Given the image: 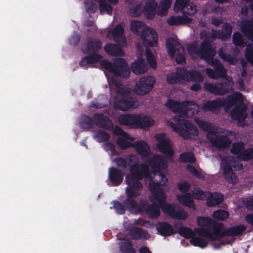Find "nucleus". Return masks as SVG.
Here are the masks:
<instances>
[{
  "label": "nucleus",
  "instance_id": "obj_3",
  "mask_svg": "<svg viewBox=\"0 0 253 253\" xmlns=\"http://www.w3.org/2000/svg\"><path fill=\"white\" fill-rule=\"evenodd\" d=\"M182 81L200 83L203 81V77L199 71H188L184 68H178L175 73L169 74L167 77V81L169 84H174Z\"/></svg>",
  "mask_w": 253,
  "mask_h": 253
},
{
  "label": "nucleus",
  "instance_id": "obj_20",
  "mask_svg": "<svg viewBox=\"0 0 253 253\" xmlns=\"http://www.w3.org/2000/svg\"><path fill=\"white\" fill-rule=\"evenodd\" d=\"M124 175L123 171L116 168L111 167L109 169V179L114 186H118L121 184Z\"/></svg>",
  "mask_w": 253,
  "mask_h": 253
},
{
  "label": "nucleus",
  "instance_id": "obj_22",
  "mask_svg": "<svg viewBox=\"0 0 253 253\" xmlns=\"http://www.w3.org/2000/svg\"><path fill=\"white\" fill-rule=\"evenodd\" d=\"M156 228L159 234L162 236H170L175 233L171 225L166 221L158 222Z\"/></svg>",
  "mask_w": 253,
  "mask_h": 253
},
{
  "label": "nucleus",
  "instance_id": "obj_37",
  "mask_svg": "<svg viewBox=\"0 0 253 253\" xmlns=\"http://www.w3.org/2000/svg\"><path fill=\"white\" fill-rule=\"evenodd\" d=\"M247 227L243 224H239L226 228V233L229 237L237 236L242 235Z\"/></svg>",
  "mask_w": 253,
  "mask_h": 253
},
{
  "label": "nucleus",
  "instance_id": "obj_18",
  "mask_svg": "<svg viewBox=\"0 0 253 253\" xmlns=\"http://www.w3.org/2000/svg\"><path fill=\"white\" fill-rule=\"evenodd\" d=\"M94 124L105 130H112L113 124L110 119L103 114H95L93 116Z\"/></svg>",
  "mask_w": 253,
  "mask_h": 253
},
{
  "label": "nucleus",
  "instance_id": "obj_15",
  "mask_svg": "<svg viewBox=\"0 0 253 253\" xmlns=\"http://www.w3.org/2000/svg\"><path fill=\"white\" fill-rule=\"evenodd\" d=\"M223 227V223L222 222H217L215 225H213V227L212 228L213 230V236L215 238V240H216V238L217 239H221L224 236H228V234L226 233V229H223L221 230L222 227ZM228 242H223V241H214L211 243V245L215 249H219L222 246L225 245V244H228Z\"/></svg>",
  "mask_w": 253,
  "mask_h": 253
},
{
  "label": "nucleus",
  "instance_id": "obj_32",
  "mask_svg": "<svg viewBox=\"0 0 253 253\" xmlns=\"http://www.w3.org/2000/svg\"><path fill=\"white\" fill-rule=\"evenodd\" d=\"M192 19L187 16H172L168 19V23L171 26H177L190 24Z\"/></svg>",
  "mask_w": 253,
  "mask_h": 253
},
{
  "label": "nucleus",
  "instance_id": "obj_54",
  "mask_svg": "<svg viewBox=\"0 0 253 253\" xmlns=\"http://www.w3.org/2000/svg\"><path fill=\"white\" fill-rule=\"evenodd\" d=\"M218 54L223 61L227 62L229 64H234V58L230 54L224 52L222 48L218 49Z\"/></svg>",
  "mask_w": 253,
  "mask_h": 253
},
{
  "label": "nucleus",
  "instance_id": "obj_23",
  "mask_svg": "<svg viewBox=\"0 0 253 253\" xmlns=\"http://www.w3.org/2000/svg\"><path fill=\"white\" fill-rule=\"evenodd\" d=\"M139 118L138 115L124 114L118 117V122L120 124L126 126H136Z\"/></svg>",
  "mask_w": 253,
  "mask_h": 253
},
{
  "label": "nucleus",
  "instance_id": "obj_28",
  "mask_svg": "<svg viewBox=\"0 0 253 253\" xmlns=\"http://www.w3.org/2000/svg\"><path fill=\"white\" fill-rule=\"evenodd\" d=\"M241 32L250 39L253 36V19H244L241 23Z\"/></svg>",
  "mask_w": 253,
  "mask_h": 253
},
{
  "label": "nucleus",
  "instance_id": "obj_52",
  "mask_svg": "<svg viewBox=\"0 0 253 253\" xmlns=\"http://www.w3.org/2000/svg\"><path fill=\"white\" fill-rule=\"evenodd\" d=\"M244 148L245 144L244 142L242 141L234 142L232 144V147L231 149L230 152L233 155H237L238 158L239 154L242 152Z\"/></svg>",
  "mask_w": 253,
  "mask_h": 253
},
{
  "label": "nucleus",
  "instance_id": "obj_46",
  "mask_svg": "<svg viewBox=\"0 0 253 253\" xmlns=\"http://www.w3.org/2000/svg\"><path fill=\"white\" fill-rule=\"evenodd\" d=\"M112 38L115 41H117L119 39L124 38V29L121 24L116 25L111 31Z\"/></svg>",
  "mask_w": 253,
  "mask_h": 253
},
{
  "label": "nucleus",
  "instance_id": "obj_8",
  "mask_svg": "<svg viewBox=\"0 0 253 253\" xmlns=\"http://www.w3.org/2000/svg\"><path fill=\"white\" fill-rule=\"evenodd\" d=\"M211 41L204 40L201 43L200 47L198 49L199 55L201 59L205 61L207 63L213 60L216 52L212 47Z\"/></svg>",
  "mask_w": 253,
  "mask_h": 253
},
{
  "label": "nucleus",
  "instance_id": "obj_31",
  "mask_svg": "<svg viewBox=\"0 0 253 253\" xmlns=\"http://www.w3.org/2000/svg\"><path fill=\"white\" fill-rule=\"evenodd\" d=\"M223 195L219 192H208L206 206H217L223 201Z\"/></svg>",
  "mask_w": 253,
  "mask_h": 253
},
{
  "label": "nucleus",
  "instance_id": "obj_50",
  "mask_svg": "<svg viewBox=\"0 0 253 253\" xmlns=\"http://www.w3.org/2000/svg\"><path fill=\"white\" fill-rule=\"evenodd\" d=\"M143 11L142 4L139 3L130 7L128 13L131 17H137L142 13Z\"/></svg>",
  "mask_w": 253,
  "mask_h": 253
},
{
  "label": "nucleus",
  "instance_id": "obj_21",
  "mask_svg": "<svg viewBox=\"0 0 253 253\" xmlns=\"http://www.w3.org/2000/svg\"><path fill=\"white\" fill-rule=\"evenodd\" d=\"M198 112V106L196 104L193 105V107H190L186 105L184 103L179 102L175 114L192 117L194 115L197 114Z\"/></svg>",
  "mask_w": 253,
  "mask_h": 253
},
{
  "label": "nucleus",
  "instance_id": "obj_11",
  "mask_svg": "<svg viewBox=\"0 0 253 253\" xmlns=\"http://www.w3.org/2000/svg\"><path fill=\"white\" fill-rule=\"evenodd\" d=\"M112 73L115 76L128 78L130 75V69L126 61L122 58H117L113 62Z\"/></svg>",
  "mask_w": 253,
  "mask_h": 253
},
{
  "label": "nucleus",
  "instance_id": "obj_51",
  "mask_svg": "<svg viewBox=\"0 0 253 253\" xmlns=\"http://www.w3.org/2000/svg\"><path fill=\"white\" fill-rule=\"evenodd\" d=\"M229 215V213L228 211L223 210H218L213 212L212 217L217 220L223 221L228 218Z\"/></svg>",
  "mask_w": 253,
  "mask_h": 253
},
{
  "label": "nucleus",
  "instance_id": "obj_5",
  "mask_svg": "<svg viewBox=\"0 0 253 253\" xmlns=\"http://www.w3.org/2000/svg\"><path fill=\"white\" fill-rule=\"evenodd\" d=\"M166 45L169 54L172 57L175 55V62L178 64L185 62V57L183 52L184 49L182 46L173 38L168 39L166 41Z\"/></svg>",
  "mask_w": 253,
  "mask_h": 253
},
{
  "label": "nucleus",
  "instance_id": "obj_33",
  "mask_svg": "<svg viewBox=\"0 0 253 253\" xmlns=\"http://www.w3.org/2000/svg\"><path fill=\"white\" fill-rule=\"evenodd\" d=\"M119 250L121 253H136L132 242L127 238H124L120 243Z\"/></svg>",
  "mask_w": 253,
  "mask_h": 253
},
{
  "label": "nucleus",
  "instance_id": "obj_35",
  "mask_svg": "<svg viewBox=\"0 0 253 253\" xmlns=\"http://www.w3.org/2000/svg\"><path fill=\"white\" fill-rule=\"evenodd\" d=\"M129 234L132 239L135 240L147 239L148 236V233L146 230L138 227L131 228L129 230Z\"/></svg>",
  "mask_w": 253,
  "mask_h": 253
},
{
  "label": "nucleus",
  "instance_id": "obj_27",
  "mask_svg": "<svg viewBox=\"0 0 253 253\" xmlns=\"http://www.w3.org/2000/svg\"><path fill=\"white\" fill-rule=\"evenodd\" d=\"M88 54L80 61V66L84 67L87 65L96 63L102 58L101 55L98 53H89Z\"/></svg>",
  "mask_w": 253,
  "mask_h": 253
},
{
  "label": "nucleus",
  "instance_id": "obj_60",
  "mask_svg": "<svg viewBox=\"0 0 253 253\" xmlns=\"http://www.w3.org/2000/svg\"><path fill=\"white\" fill-rule=\"evenodd\" d=\"M233 42L236 46L242 47L244 46L245 42L243 36L239 32H236L233 35Z\"/></svg>",
  "mask_w": 253,
  "mask_h": 253
},
{
  "label": "nucleus",
  "instance_id": "obj_63",
  "mask_svg": "<svg viewBox=\"0 0 253 253\" xmlns=\"http://www.w3.org/2000/svg\"><path fill=\"white\" fill-rule=\"evenodd\" d=\"M190 185L188 182L186 181H180L177 185V189L181 192L183 193H187L189 190Z\"/></svg>",
  "mask_w": 253,
  "mask_h": 253
},
{
  "label": "nucleus",
  "instance_id": "obj_61",
  "mask_svg": "<svg viewBox=\"0 0 253 253\" xmlns=\"http://www.w3.org/2000/svg\"><path fill=\"white\" fill-rule=\"evenodd\" d=\"M113 133L116 135L122 136L128 140H132L130 137L129 134L125 132L121 127L116 126L114 128L113 127Z\"/></svg>",
  "mask_w": 253,
  "mask_h": 253
},
{
  "label": "nucleus",
  "instance_id": "obj_57",
  "mask_svg": "<svg viewBox=\"0 0 253 253\" xmlns=\"http://www.w3.org/2000/svg\"><path fill=\"white\" fill-rule=\"evenodd\" d=\"M195 200H207L208 192H204L200 189H195L191 193Z\"/></svg>",
  "mask_w": 253,
  "mask_h": 253
},
{
  "label": "nucleus",
  "instance_id": "obj_24",
  "mask_svg": "<svg viewBox=\"0 0 253 253\" xmlns=\"http://www.w3.org/2000/svg\"><path fill=\"white\" fill-rule=\"evenodd\" d=\"M132 147H134L139 155H140L143 158H147L150 154L149 146L146 142L140 140L139 142H135L132 144Z\"/></svg>",
  "mask_w": 253,
  "mask_h": 253
},
{
  "label": "nucleus",
  "instance_id": "obj_2",
  "mask_svg": "<svg viewBox=\"0 0 253 253\" xmlns=\"http://www.w3.org/2000/svg\"><path fill=\"white\" fill-rule=\"evenodd\" d=\"M143 23L138 21H133L130 23V29L136 35H140L143 45L147 47L156 46L158 44V34L157 31L151 27H145Z\"/></svg>",
  "mask_w": 253,
  "mask_h": 253
},
{
  "label": "nucleus",
  "instance_id": "obj_62",
  "mask_svg": "<svg viewBox=\"0 0 253 253\" xmlns=\"http://www.w3.org/2000/svg\"><path fill=\"white\" fill-rule=\"evenodd\" d=\"M172 0H163L160 1L159 8L164 14L166 13L170 7Z\"/></svg>",
  "mask_w": 253,
  "mask_h": 253
},
{
  "label": "nucleus",
  "instance_id": "obj_45",
  "mask_svg": "<svg viewBox=\"0 0 253 253\" xmlns=\"http://www.w3.org/2000/svg\"><path fill=\"white\" fill-rule=\"evenodd\" d=\"M177 199L179 203L183 206H195L191 193H186L184 195L178 196Z\"/></svg>",
  "mask_w": 253,
  "mask_h": 253
},
{
  "label": "nucleus",
  "instance_id": "obj_44",
  "mask_svg": "<svg viewBox=\"0 0 253 253\" xmlns=\"http://www.w3.org/2000/svg\"><path fill=\"white\" fill-rule=\"evenodd\" d=\"M139 118V121L136 123V126L140 128L149 127L153 126L154 121L150 117L144 116L142 117L140 115H138Z\"/></svg>",
  "mask_w": 253,
  "mask_h": 253
},
{
  "label": "nucleus",
  "instance_id": "obj_36",
  "mask_svg": "<svg viewBox=\"0 0 253 253\" xmlns=\"http://www.w3.org/2000/svg\"><path fill=\"white\" fill-rule=\"evenodd\" d=\"M223 170V176L227 182L232 184L237 182V176L229 165L224 166Z\"/></svg>",
  "mask_w": 253,
  "mask_h": 253
},
{
  "label": "nucleus",
  "instance_id": "obj_40",
  "mask_svg": "<svg viewBox=\"0 0 253 253\" xmlns=\"http://www.w3.org/2000/svg\"><path fill=\"white\" fill-rule=\"evenodd\" d=\"M194 231L199 236L206 238L210 241H215V238L213 236L211 230L209 228H195Z\"/></svg>",
  "mask_w": 253,
  "mask_h": 253
},
{
  "label": "nucleus",
  "instance_id": "obj_14",
  "mask_svg": "<svg viewBox=\"0 0 253 253\" xmlns=\"http://www.w3.org/2000/svg\"><path fill=\"white\" fill-rule=\"evenodd\" d=\"M116 108L126 111L128 109L136 108L138 106L137 101L135 98L129 96H122L116 100L115 104Z\"/></svg>",
  "mask_w": 253,
  "mask_h": 253
},
{
  "label": "nucleus",
  "instance_id": "obj_34",
  "mask_svg": "<svg viewBox=\"0 0 253 253\" xmlns=\"http://www.w3.org/2000/svg\"><path fill=\"white\" fill-rule=\"evenodd\" d=\"M208 64L213 67L219 78L226 77L227 70L218 59L215 58Z\"/></svg>",
  "mask_w": 253,
  "mask_h": 253
},
{
  "label": "nucleus",
  "instance_id": "obj_38",
  "mask_svg": "<svg viewBox=\"0 0 253 253\" xmlns=\"http://www.w3.org/2000/svg\"><path fill=\"white\" fill-rule=\"evenodd\" d=\"M232 27L228 23L222 26V29L215 31L216 36L217 38L225 40L230 38L232 33Z\"/></svg>",
  "mask_w": 253,
  "mask_h": 253
},
{
  "label": "nucleus",
  "instance_id": "obj_25",
  "mask_svg": "<svg viewBox=\"0 0 253 253\" xmlns=\"http://www.w3.org/2000/svg\"><path fill=\"white\" fill-rule=\"evenodd\" d=\"M158 3L155 0H150L146 2L143 8V11L147 19H153L155 15L156 9Z\"/></svg>",
  "mask_w": 253,
  "mask_h": 253
},
{
  "label": "nucleus",
  "instance_id": "obj_4",
  "mask_svg": "<svg viewBox=\"0 0 253 253\" xmlns=\"http://www.w3.org/2000/svg\"><path fill=\"white\" fill-rule=\"evenodd\" d=\"M174 121L176 124L170 122L169 126L172 130L177 133L180 136L185 140L191 138V135L197 136L199 134L198 130L194 125L185 120H181L178 118H175Z\"/></svg>",
  "mask_w": 253,
  "mask_h": 253
},
{
  "label": "nucleus",
  "instance_id": "obj_49",
  "mask_svg": "<svg viewBox=\"0 0 253 253\" xmlns=\"http://www.w3.org/2000/svg\"><path fill=\"white\" fill-rule=\"evenodd\" d=\"M190 242L194 246L199 247L201 248H206L208 244V241L206 239L200 237L194 236L190 239Z\"/></svg>",
  "mask_w": 253,
  "mask_h": 253
},
{
  "label": "nucleus",
  "instance_id": "obj_19",
  "mask_svg": "<svg viewBox=\"0 0 253 253\" xmlns=\"http://www.w3.org/2000/svg\"><path fill=\"white\" fill-rule=\"evenodd\" d=\"M247 107L246 105L243 103H241L238 105L235 106L230 112L231 117L234 120L241 122L245 120L247 114L246 111Z\"/></svg>",
  "mask_w": 253,
  "mask_h": 253
},
{
  "label": "nucleus",
  "instance_id": "obj_53",
  "mask_svg": "<svg viewBox=\"0 0 253 253\" xmlns=\"http://www.w3.org/2000/svg\"><path fill=\"white\" fill-rule=\"evenodd\" d=\"M236 96L232 95H228L226 98H220L222 107L225 106L228 107H232L236 104Z\"/></svg>",
  "mask_w": 253,
  "mask_h": 253
},
{
  "label": "nucleus",
  "instance_id": "obj_9",
  "mask_svg": "<svg viewBox=\"0 0 253 253\" xmlns=\"http://www.w3.org/2000/svg\"><path fill=\"white\" fill-rule=\"evenodd\" d=\"M155 139L158 141L156 146L160 152L166 156L170 157L173 156L174 152L171 146L170 140L166 138L165 133L156 134Z\"/></svg>",
  "mask_w": 253,
  "mask_h": 253
},
{
  "label": "nucleus",
  "instance_id": "obj_43",
  "mask_svg": "<svg viewBox=\"0 0 253 253\" xmlns=\"http://www.w3.org/2000/svg\"><path fill=\"white\" fill-rule=\"evenodd\" d=\"M138 210L140 211L145 208V207H137ZM145 209L146 213L151 218L155 219L158 218L160 214V207H146Z\"/></svg>",
  "mask_w": 253,
  "mask_h": 253
},
{
  "label": "nucleus",
  "instance_id": "obj_26",
  "mask_svg": "<svg viewBox=\"0 0 253 253\" xmlns=\"http://www.w3.org/2000/svg\"><path fill=\"white\" fill-rule=\"evenodd\" d=\"M130 68L132 72L137 75L143 74L148 70L147 64L143 59L135 60L131 64Z\"/></svg>",
  "mask_w": 253,
  "mask_h": 253
},
{
  "label": "nucleus",
  "instance_id": "obj_56",
  "mask_svg": "<svg viewBox=\"0 0 253 253\" xmlns=\"http://www.w3.org/2000/svg\"><path fill=\"white\" fill-rule=\"evenodd\" d=\"M253 148L243 150L242 152L239 154L238 159L242 160V161H247L253 159Z\"/></svg>",
  "mask_w": 253,
  "mask_h": 253
},
{
  "label": "nucleus",
  "instance_id": "obj_29",
  "mask_svg": "<svg viewBox=\"0 0 253 253\" xmlns=\"http://www.w3.org/2000/svg\"><path fill=\"white\" fill-rule=\"evenodd\" d=\"M202 108L204 110L210 111H214L220 109L222 108L220 98H217L214 100H210L203 102Z\"/></svg>",
  "mask_w": 253,
  "mask_h": 253
},
{
  "label": "nucleus",
  "instance_id": "obj_59",
  "mask_svg": "<svg viewBox=\"0 0 253 253\" xmlns=\"http://www.w3.org/2000/svg\"><path fill=\"white\" fill-rule=\"evenodd\" d=\"M95 137L98 142H105L110 139V136L107 132L102 130H99L95 133Z\"/></svg>",
  "mask_w": 253,
  "mask_h": 253
},
{
  "label": "nucleus",
  "instance_id": "obj_42",
  "mask_svg": "<svg viewBox=\"0 0 253 253\" xmlns=\"http://www.w3.org/2000/svg\"><path fill=\"white\" fill-rule=\"evenodd\" d=\"M194 122L201 129L208 132V135H211L215 133V131L212 130V126L210 123L197 118H194Z\"/></svg>",
  "mask_w": 253,
  "mask_h": 253
},
{
  "label": "nucleus",
  "instance_id": "obj_64",
  "mask_svg": "<svg viewBox=\"0 0 253 253\" xmlns=\"http://www.w3.org/2000/svg\"><path fill=\"white\" fill-rule=\"evenodd\" d=\"M179 103V102L173 99H169L168 101L165 103V105L168 107L170 110L175 113Z\"/></svg>",
  "mask_w": 253,
  "mask_h": 253
},
{
  "label": "nucleus",
  "instance_id": "obj_39",
  "mask_svg": "<svg viewBox=\"0 0 253 253\" xmlns=\"http://www.w3.org/2000/svg\"><path fill=\"white\" fill-rule=\"evenodd\" d=\"M197 225L203 228H209L211 229L217 221L208 217L199 216L197 219Z\"/></svg>",
  "mask_w": 253,
  "mask_h": 253
},
{
  "label": "nucleus",
  "instance_id": "obj_17",
  "mask_svg": "<svg viewBox=\"0 0 253 253\" xmlns=\"http://www.w3.org/2000/svg\"><path fill=\"white\" fill-rule=\"evenodd\" d=\"M163 211L170 217L174 219L185 220L188 217V214L182 209H175L176 207H160ZM181 208V207H179Z\"/></svg>",
  "mask_w": 253,
  "mask_h": 253
},
{
  "label": "nucleus",
  "instance_id": "obj_7",
  "mask_svg": "<svg viewBox=\"0 0 253 253\" xmlns=\"http://www.w3.org/2000/svg\"><path fill=\"white\" fill-rule=\"evenodd\" d=\"M156 82L153 76H144L140 78L134 86V92L140 95L148 93L153 88Z\"/></svg>",
  "mask_w": 253,
  "mask_h": 253
},
{
  "label": "nucleus",
  "instance_id": "obj_41",
  "mask_svg": "<svg viewBox=\"0 0 253 253\" xmlns=\"http://www.w3.org/2000/svg\"><path fill=\"white\" fill-rule=\"evenodd\" d=\"M93 120L86 115H82L79 122L80 127L85 130H88L93 126Z\"/></svg>",
  "mask_w": 253,
  "mask_h": 253
},
{
  "label": "nucleus",
  "instance_id": "obj_12",
  "mask_svg": "<svg viewBox=\"0 0 253 253\" xmlns=\"http://www.w3.org/2000/svg\"><path fill=\"white\" fill-rule=\"evenodd\" d=\"M207 138L213 146L219 149L228 148L232 142L227 136L216 135L215 132L211 135H207Z\"/></svg>",
  "mask_w": 253,
  "mask_h": 253
},
{
  "label": "nucleus",
  "instance_id": "obj_48",
  "mask_svg": "<svg viewBox=\"0 0 253 253\" xmlns=\"http://www.w3.org/2000/svg\"><path fill=\"white\" fill-rule=\"evenodd\" d=\"M177 233L182 237L186 239H191L195 234L193 230L186 226H180L178 229Z\"/></svg>",
  "mask_w": 253,
  "mask_h": 253
},
{
  "label": "nucleus",
  "instance_id": "obj_30",
  "mask_svg": "<svg viewBox=\"0 0 253 253\" xmlns=\"http://www.w3.org/2000/svg\"><path fill=\"white\" fill-rule=\"evenodd\" d=\"M104 49L108 54L113 56H123L124 54L123 50L117 44L107 43Z\"/></svg>",
  "mask_w": 253,
  "mask_h": 253
},
{
  "label": "nucleus",
  "instance_id": "obj_13",
  "mask_svg": "<svg viewBox=\"0 0 253 253\" xmlns=\"http://www.w3.org/2000/svg\"><path fill=\"white\" fill-rule=\"evenodd\" d=\"M102 43L100 40L96 38L88 37L86 39L85 43L82 46V51L84 53H98L101 49Z\"/></svg>",
  "mask_w": 253,
  "mask_h": 253
},
{
  "label": "nucleus",
  "instance_id": "obj_6",
  "mask_svg": "<svg viewBox=\"0 0 253 253\" xmlns=\"http://www.w3.org/2000/svg\"><path fill=\"white\" fill-rule=\"evenodd\" d=\"M233 84L232 81L225 79L219 83L205 84L204 87L206 90L214 94L222 95L233 90Z\"/></svg>",
  "mask_w": 253,
  "mask_h": 253
},
{
  "label": "nucleus",
  "instance_id": "obj_10",
  "mask_svg": "<svg viewBox=\"0 0 253 253\" xmlns=\"http://www.w3.org/2000/svg\"><path fill=\"white\" fill-rule=\"evenodd\" d=\"M173 9L176 12H181L184 15H193L197 10L196 5L190 0H176Z\"/></svg>",
  "mask_w": 253,
  "mask_h": 253
},
{
  "label": "nucleus",
  "instance_id": "obj_1",
  "mask_svg": "<svg viewBox=\"0 0 253 253\" xmlns=\"http://www.w3.org/2000/svg\"><path fill=\"white\" fill-rule=\"evenodd\" d=\"M130 171V173L127 174L125 177L127 187L125 190L126 198L124 201V205L115 201L114 206H139L136 199L140 195L143 189V185L139 181L144 178L151 180L149 183L150 191L153 194L151 201L155 202L148 206H173L166 203V194L160 188V186L165 185L168 181L167 176L163 172L155 171L153 178L148 166L144 163L131 165Z\"/></svg>",
  "mask_w": 253,
  "mask_h": 253
},
{
  "label": "nucleus",
  "instance_id": "obj_47",
  "mask_svg": "<svg viewBox=\"0 0 253 253\" xmlns=\"http://www.w3.org/2000/svg\"><path fill=\"white\" fill-rule=\"evenodd\" d=\"M99 4V9L101 14L106 12L109 15H112L113 8L112 6L108 4L106 0H96Z\"/></svg>",
  "mask_w": 253,
  "mask_h": 253
},
{
  "label": "nucleus",
  "instance_id": "obj_55",
  "mask_svg": "<svg viewBox=\"0 0 253 253\" xmlns=\"http://www.w3.org/2000/svg\"><path fill=\"white\" fill-rule=\"evenodd\" d=\"M146 56L147 62L150 66L153 69L157 68V63L155 57L151 50L148 48L146 49Z\"/></svg>",
  "mask_w": 253,
  "mask_h": 253
},
{
  "label": "nucleus",
  "instance_id": "obj_58",
  "mask_svg": "<svg viewBox=\"0 0 253 253\" xmlns=\"http://www.w3.org/2000/svg\"><path fill=\"white\" fill-rule=\"evenodd\" d=\"M179 159L181 162L194 163L196 158L192 152H184L180 155Z\"/></svg>",
  "mask_w": 253,
  "mask_h": 253
},
{
  "label": "nucleus",
  "instance_id": "obj_16",
  "mask_svg": "<svg viewBox=\"0 0 253 253\" xmlns=\"http://www.w3.org/2000/svg\"><path fill=\"white\" fill-rule=\"evenodd\" d=\"M148 164L153 169V173L155 171L160 169H165L168 168V162L165 158L162 155L157 154H154L148 160Z\"/></svg>",
  "mask_w": 253,
  "mask_h": 253
}]
</instances>
